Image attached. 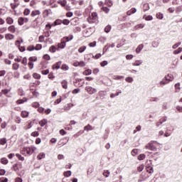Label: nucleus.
<instances>
[{
  "mask_svg": "<svg viewBox=\"0 0 182 182\" xmlns=\"http://www.w3.org/2000/svg\"><path fill=\"white\" fill-rule=\"evenodd\" d=\"M36 147L35 146H30V147H23L20 150L21 154L23 156H31L33 154V152L36 151Z\"/></svg>",
  "mask_w": 182,
  "mask_h": 182,
  "instance_id": "nucleus-1",
  "label": "nucleus"
},
{
  "mask_svg": "<svg viewBox=\"0 0 182 182\" xmlns=\"http://www.w3.org/2000/svg\"><path fill=\"white\" fill-rule=\"evenodd\" d=\"M160 144L156 141H151L145 146V149L147 150H151V151H157V148Z\"/></svg>",
  "mask_w": 182,
  "mask_h": 182,
  "instance_id": "nucleus-2",
  "label": "nucleus"
},
{
  "mask_svg": "<svg viewBox=\"0 0 182 182\" xmlns=\"http://www.w3.org/2000/svg\"><path fill=\"white\" fill-rule=\"evenodd\" d=\"M87 22L89 23H97L99 22L98 18H97V13L93 12L91 14V15L89 16L87 18Z\"/></svg>",
  "mask_w": 182,
  "mask_h": 182,
  "instance_id": "nucleus-3",
  "label": "nucleus"
},
{
  "mask_svg": "<svg viewBox=\"0 0 182 182\" xmlns=\"http://www.w3.org/2000/svg\"><path fill=\"white\" fill-rule=\"evenodd\" d=\"M173 75L168 74V75L165 76L164 78L160 82V85H167V83L171 82L173 80Z\"/></svg>",
  "mask_w": 182,
  "mask_h": 182,
  "instance_id": "nucleus-4",
  "label": "nucleus"
},
{
  "mask_svg": "<svg viewBox=\"0 0 182 182\" xmlns=\"http://www.w3.org/2000/svg\"><path fill=\"white\" fill-rule=\"evenodd\" d=\"M85 91L87 93H88V95H95V93L97 92V90L96 88H93L90 86L85 87Z\"/></svg>",
  "mask_w": 182,
  "mask_h": 182,
  "instance_id": "nucleus-5",
  "label": "nucleus"
},
{
  "mask_svg": "<svg viewBox=\"0 0 182 182\" xmlns=\"http://www.w3.org/2000/svg\"><path fill=\"white\" fill-rule=\"evenodd\" d=\"M60 66H62V61H58L53 65L52 69H53V70H55V69L58 70V69H60Z\"/></svg>",
  "mask_w": 182,
  "mask_h": 182,
  "instance_id": "nucleus-6",
  "label": "nucleus"
},
{
  "mask_svg": "<svg viewBox=\"0 0 182 182\" xmlns=\"http://www.w3.org/2000/svg\"><path fill=\"white\" fill-rule=\"evenodd\" d=\"M21 117L23 119H27V117H29V112L26 111V110H23L21 112Z\"/></svg>",
  "mask_w": 182,
  "mask_h": 182,
  "instance_id": "nucleus-7",
  "label": "nucleus"
},
{
  "mask_svg": "<svg viewBox=\"0 0 182 182\" xmlns=\"http://www.w3.org/2000/svg\"><path fill=\"white\" fill-rule=\"evenodd\" d=\"M16 46H18V49H19L20 52H25V50H26L25 46H21V41H16Z\"/></svg>",
  "mask_w": 182,
  "mask_h": 182,
  "instance_id": "nucleus-8",
  "label": "nucleus"
},
{
  "mask_svg": "<svg viewBox=\"0 0 182 182\" xmlns=\"http://www.w3.org/2000/svg\"><path fill=\"white\" fill-rule=\"evenodd\" d=\"M66 47V43H65V41H63V40H61L60 43H59L58 44V48L60 49H65V48Z\"/></svg>",
  "mask_w": 182,
  "mask_h": 182,
  "instance_id": "nucleus-9",
  "label": "nucleus"
},
{
  "mask_svg": "<svg viewBox=\"0 0 182 182\" xmlns=\"http://www.w3.org/2000/svg\"><path fill=\"white\" fill-rule=\"evenodd\" d=\"M72 39H73V36L70 35L69 36L63 37L61 41H63V42H65V43H66V42H69L70 41H72Z\"/></svg>",
  "mask_w": 182,
  "mask_h": 182,
  "instance_id": "nucleus-10",
  "label": "nucleus"
},
{
  "mask_svg": "<svg viewBox=\"0 0 182 182\" xmlns=\"http://www.w3.org/2000/svg\"><path fill=\"white\" fill-rule=\"evenodd\" d=\"M15 38V36L14 34L11 33H6L5 35V39L6 41H12Z\"/></svg>",
  "mask_w": 182,
  "mask_h": 182,
  "instance_id": "nucleus-11",
  "label": "nucleus"
},
{
  "mask_svg": "<svg viewBox=\"0 0 182 182\" xmlns=\"http://www.w3.org/2000/svg\"><path fill=\"white\" fill-rule=\"evenodd\" d=\"M9 32H11V33H15L16 32V27L15 26L11 25L8 27Z\"/></svg>",
  "mask_w": 182,
  "mask_h": 182,
  "instance_id": "nucleus-12",
  "label": "nucleus"
},
{
  "mask_svg": "<svg viewBox=\"0 0 182 182\" xmlns=\"http://www.w3.org/2000/svg\"><path fill=\"white\" fill-rule=\"evenodd\" d=\"M26 102H28V98L23 97V99L18 100L16 103V105H22L23 103H26Z\"/></svg>",
  "mask_w": 182,
  "mask_h": 182,
  "instance_id": "nucleus-13",
  "label": "nucleus"
},
{
  "mask_svg": "<svg viewBox=\"0 0 182 182\" xmlns=\"http://www.w3.org/2000/svg\"><path fill=\"white\" fill-rule=\"evenodd\" d=\"M136 12H137V9H136V8H132L130 10L127 11V15L130 16V15H132V14H136Z\"/></svg>",
  "mask_w": 182,
  "mask_h": 182,
  "instance_id": "nucleus-14",
  "label": "nucleus"
},
{
  "mask_svg": "<svg viewBox=\"0 0 182 182\" xmlns=\"http://www.w3.org/2000/svg\"><path fill=\"white\" fill-rule=\"evenodd\" d=\"M57 4L60 5L63 8L66 6V4H68V1L66 0H59L57 1Z\"/></svg>",
  "mask_w": 182,
  "mask_h": 182,
  "instance_id": "nucleus-15",
  "label": "nucleus"
},
{
  "mask_svg": "<svg viewBox=\"0 0 182 182\" xmlns=\"http://www.w3.org/2000/svg\"><path fill=\"white\" fill-rule=\"evenodd\" d=\"M40 68L41 69H46L48 68V62L46 61H41L40 63Z\"/></svg>",
  "mask_w": 182,
  "mask_h": 182,
  "instance_id": "nucleus-16",
  "label": "nucleus"
},
{
  "mask_svg": "<svg viewBox=\"0 0 182 182\" xmlns=\"http://www.w3.org/2000/svg\"><path fill=\"white\" fill-rule=\"evenodd\" d=\"M56 50L59 51V48H58V47L55 46H51L49 48V52H50L51 53H55Z\"/></svg>",
  "mask_w": 182,
  "mask_h": 182,
  "instance_id": "nucleus-17",
  "label": "nucleus"
},
{
  "mask_svg": "<svg viewBox=\"0 0 182 182\" xmlns=\"http://www.w3.org/2000/svg\"><path fill=\"white\" fill-rule=\"evenodd\" d=\"M38 124H40V126L41 127H43L46 124H48V119H41L39 122Z\"/></svg>",
  "mask_w": 182,
  "mask_h": 182,
  "instance_id": "nucleus-18",
  "label": "nucleus"
},
{
  "mask_svg": "<svg viewBox=\"0 0 182 182\" xmlns=\"http://www.w3.org/2000/svg\"><path fill=\"white\" fill-rule=\"evenodd\" d=\"M6 22L7 25H12V23H14V18L11 17H7L6 18Z\"/></svg>",
  "mask_w": 182,
  "mask_h": 182,
  "instance_id": "nucleus-19",
  "label": "nucleus"
},
{
  "mask_svg": "<svg viewBox=\"0 0 182 182\" xmlns=\"http://www.w3.org/2000/svg\"><path fill=\"white\" fill-rule=\"evenodd\" d=\"M146 170L147 173H149V174H153V173H154V171L153 170V166H146Z\"/></svg>",
  "mask_w": 182,
  "mask_h": 182,
  "instance_id": "nucleus-20",
  "label": "nucleus"
},
{
  "mask_svg": "<svg viewBox=\"0 0 182 182\" xmlns=\"http://www.w3.org/2000/svg\"><path fill=\"white\" fill-rule=\"evenodd\" d=\"M40 14H41V11L39 10H35L31 12V16L33 18L34 16H36V15H40Z\"/></svg>",
  "mask_w": 182,
  "mask_h": 182,
  "instance_id": "nucleus-21",
  "label": "nucleus"
},
{
  "mask_svg": "<svg viewBox=\"0 0 182 182\" xmlns=\"http://www.w3.org/2000/svg\"><path fill=\"white\" fill-rule=\"evenodd\" d=\"M61 86L63 89H68V81H66V80H63L61 82Z\"/></svg>",
  "mask_w": 182,
  "mask_h": 182,
  "instance_id": "nucleus-22",
  "label": "nucleus"
},
{
  "mask_svg": "<svg viewBox=\"0 0 182 182\" xmlns=\"http://www.w3.org/2000/svg\"><path fill=\"white\" fill-rule=\"evenodd\" d=\"M95 128H93V127H92V125H90L89 124L84 127V130H85L86 132L93 130Z\"/></svg>",
  "mask_w": 182,
  "mask_h": 182,
  "instance_id": "nucleus-23",
  "label": "nucleus"
},
{
  "mask_svg": "<svg viewBox=\"0 0 182 182\" xmlns=\"http://www.w3.org/2000/svg\"><path fill=\"white\" fill-rule=\"evenodd\" d=\"M50 14V9H49V10H48V9L44 10V11L43 12V18H46V16H49Z\"/></svg>",
  "mask_w": 182,
  "mask_h": 182,
  "instance_id": "nucleus-24",
  "label": "nucleus"
},
{
  "mask_svg": "<svg viewBox=\"0 0 182 182\" xmlns=\"http://www.w3.org/2000/svg\"><path fill=\"white\" fill-rule=\"evenodd\" d=\"M31 106L34 108V109H39L41 104H39V102H34L31 104Z\"/></svg>",
  "mask_w": 182,
  "mask_h": 182,
  "instance_id": "nucleus-25",
  "label": "nucleus"
},
{
  "mask_svg": "<svg viewBox=\"0 0 182 182\" xmlns=\"http://www.w3.org/2000/svg\"><path fill=\"white\" fill-rule=\"evenodd\" d=\"M143 48H144V46H143V44L138 46V47L136 49V53H140V52H141V50L143 49Z\"/></svg>",
  "mask_w": 182,
  "mask_h": 182,
  "instance_id": "nucleus-26",
  "label": "nucleus"
},
{
  "mask_svg": "<svg viewBox=\"0 0 182 182\" xmlns=\"http://www.w3.org/2000/svg\"><path fill=\"white\" fill-rule=\"evenodd\" d=\"M105 4L107 6H109V8L113 6V1H112V0H106Z\"/></svg>",
  "mask_w": 182,
  "mask_h": 182,
  "instance_id": "nucleus-27",
  "label": "nucleus"
},
{
  "mask_svg": "<svg viewBox=\"0 0 182 182\" xmlns=\"http://www.w3.org/2000/svg\"><path fill=\"white\" fill-rule=\"evenodd\" d=\"M20 65L18 63H13L12 69L13 70H18L19 69Z\"/></svg>",
  "mask_w": 182,
  "mask_h": 182,
  "instance_id": "nucleus-28",
  "label": "nucleus"
},
{
  "mask_svg": "<svg viewBox=\"0 0 182 182\" xmlns=\"http://www.w3.org/2000/svg\"><path fill=\"white\" fill-rule=\"evenodd\" d=\"M28 61L33 63V62H38V57L32 56L28 58Z\"/></svg>",
  "mask_w": 182,
  "mask_h": 182,
  "instance_id": "nucleus-29",
  "label": "nucleus"
},
{
  "mask_svg": "<svg viewBox=\"0 0 182 182\" xmlns=\"http://www.w3.org/2000/svg\"><path fill=\"white\" fill-rule=\"evenodd\" d=\"M86 50V46H82L78 48L79 53H83Z\"/></svg>",
  "mask_w": 182,
  "mask_h": 182,
  "instance_id": "nucleus-30",
  "label": "nucleus"
},
{
  "mask_svg": "<svg viewBox=\"0 0 182 182\" xmlns=\"http://www.w3.org/2000/svg\"><path fill=\"white\" fill-rule=\"evenodd\" d=\"M82 73L85 76H89V75H92V70L90 69L85 70Z\"/></svg>",
  "mask_w": 182,
  "mask_h": 182,
  "instance_id": "nucleus-31",
  "label": "nucleus"
},
{
  "mask_svg": "<svg viewBox=\"0 0 182 182\" xmlns=\"http://www.w3.org/2000/svg\"><path fill=\"white\" fill-rule=\"evenodd\" d=\"M18 23L20 26H22V25H23L24 21H23V17H19L18 18Z\"/></svg>",
  "mask_w": 182,
  "mask_h": 182,
  "instance_id": "nucleus-32",
  "label": "nucleus"
},
{
  "mask_svg": "<svg viewBox=\"0 0 182 182\" xmlns=\"http://www.w3.org/2000/svg\"><path fill=\"white\" fill-rule=\"evenodd\" d=\"M143 19H145V21H153V16L144 15Z\"/></svg>",
  "mask_w": 182,
  "mask_h": 182,
  "instance_id": "nucleus-33",
  "label": "nucleus"
},
{
  "mask_svg": "<svg viewBox=\"0 0 182 182\" xmlns=\"http://www.w3.org/2000/svg\"><path fill=\"white\" fill-rule=\"evenodd\" d=\"M64 177H70L72 176V171H67L63 173Z\"/></svg>",
  "mask_w": 182,
  "mask_h": 182,
  "instance_id": "nucleus-34",
  "label": "nucleus"
},
{
  "mask_svg": "<svg viewBox=\"0 0 182 182\" xmlns=\"http://www.w3.org/2000/svg\"><path fill=\"white\" fill-rule=\"evenodd\" d=\"M21 64L23 65L24 66H26V65H28V58H26V57H24L22 58Z\"/></svg>",
  "mask_w": 182,
  "mask_h": 182,
  "instance_id": "nucleus-35",
  "label": "nucleus"
},
{
  "mask_svg": "<svg viewBox=\"0 0 182 182\" xmlns=\"http://www.w3.org/2000/svg\"><path fill=\"white\" fill-rule=\"evenodd\" d=\"M6 141H7L6 138L0 139V144L1 146H5V144H6Z\"/></svg>",
  "mask_w": 182,
  "mask_h": 182,
  "instance_id": "nucleus-36",
  "label": "nucleus"
},
{
  "mask_svg": "<svg viewBox=\"0 0 182 182\" xmlns=\"http://www.w3.org/2000/svg\"><path fill=\"white\" fill-rule=\"evenodd\" d=\"M37 112L38 113H40L41 114H43V113L45 112V108L42 107H39L38 109H37Z\"/></svg>",
  "mask_w": 182,
  "mask_h": 182,
  "instance_id": "nucleus-37",
  "label": "nucleus"
},
{
  "mask_svg": "<svg viewBox=\"0 0 182 182\" xmlns=\"http://www.w3.org/2000/svg\"><path fill=\"white\" fill-rule=\"evenodd\" d=\"M110 31H112V26H110V25L107 26L105 28V32L106 33H109V32H110Z\"/></svg>",
  "mask_w": 182,
  "mask_h": 182,
  "instance_id": "nucleus-38",
  "label": "nucleus"
},
{
  "mask_svg": "<svg viewBox=\"0 0 182 182\" xmlns=\"http://www.w3.org/2000/svg\"><path fill=\"white\" fill-rule=\"evenodd\" d=\"M149 9H150V6H149V4H144L143 6L144 12H146V11H149Z\"/></svg>",
  "mask_w": 182,
  "mask_h": 182,
  "instance_id": "nucleus-39",
  "label": "nucleus"
},
{
  "mask_svg": "<svg viewBox=\"0 0 182 182\" xmlns=\"http://www.w3.org/2000/svg\"><path fill=\"white\" fill-rule=\"evenodd\" d=\"M33 79L39 80V79H41V74L34 73H33Z\"/></svg>",
  "mask_w": 182,
  "mask_h": 182,
  "instance_id": "nucleus-40",
  "label": "nucleus"
},
{
  "mask_svg": "<svg viewBox=\"0 0 182 182\" xmlns=\"http://www.w3.org/2000/svg\"><path fill=\"white\" fill-rule=\"evenodd\" d=\"M0 162L1 163V164H8L9 161L6 158H1Z\"/></svg>",
  "mask_w": 182,
  "mask_h": 182,
  "instance_id": "nucleus-41",
  "label": "nucleus"
},
{
  "mask_svg": "<svg viewBox=\"0 0 182 182\" xmlns=\"http://www.w3.org/2000/svg\"><path fill=\"white\" fill-rule=\"evenodd\" d=\"M18 96H25V92L23 91V90L19 88L18 90Z\"/></svg>",
  "mask_w": 182,
  "mask_h": 182,
  "instance_id": "nucleus-42",
  "label": "nucleus"
},
{
  "mask_svg": "<svg viewBox=\"0 0 182 182\" xmlns=\"http://www.w3.org/2000/svg\"><path fill=\"white\" fill-rule=\"evenodd\" d=\"M16 157H17V159L20 160V161H23L25 160V158L19 154H16Z\"/></svg>",
  "mask_w": 182,
  "mask_h": 182,
  "instance_id": "nucleus-43",
  "label": "nucleus"
},
{
  "mask_svg": "<svg viewBox=\"0 0 182 182\" xmlns=\"http://www.w3.org/2000/svg\"><path fill=\"white\" fill-rule=\"evenodd\" d=\"M143 62L141 60H136L134 63H133V66H140Z\"/></svg>",
  "mask_w": 182,
  "mask_h": 182,
  "instance_id": "nucleus-44",
  "label": "nucleus"
},
{
  "mask_svg": "<svg viewBox=\"0 0 182 182\" xmlns=\"http://www.w3.org/2000/svg\"><path fill=\"white\" fill-rule=\"evenodd\" d=\"M102 11H103V12H105V14H109V12H110V9L106 7V6H103L102 7Z\"/></svg>",
  "mask_w": 182,
  "mask_h": 182,
  "instance_id": "nucleus-45",
  "label": "nucleus"
},
{
  "mask_svg": "<svg viewBox=\"0 0 182 182\" xmlns=\"http://www.w3.org/2000/svg\"><path fill=\"white\" fill-rule=\"evenodd\" d=\"M37 159H38V160H42V159H45V154L44 153H40L37 156Z\"/></svg>",
  "mask_w": 182,
  "mask_h": 182,
  "instance_id": "nucleus-46",
  "label": "nucleus"
},
{
  "mask_svg": "<svg viewBox=\"0 0 182 182\" xmlns=\"http://www.w3.org/2000/svg\"><path fill=\"white\" fill-rule=\"evenodd\" d=\"M31 136L32 137H38L39 136V132L38 131H34L31 134Z\"/></svg>",
  "mask_w": 182,
  "mask_h": 182,
  "instance_id": "nucleus-47",
  "label": "nucleus"
},
{
  "mask_svg": "<svg viewBox=\"0 0 182 182\" xmlns=\"http://www.w3.org/2000/svg\"><path fill=\"white\" fill-rule=\"evenodd\" d=\"M31 14V10L29 9H25L23 11L24 16H28Z\"/></svg>",
  "mask_w": 182,
  "mask_h": 182,
  "instance_id": "nucleus-48",
  "label": "nucleus"
},
{
  "mask_svg": "<svg viewBox=\"0 0 182 182\" xmlns=\"http://www.w3.org/2000/svg\"><path fill=\"white\" fill-rule=\"evenodd\" d=\"M182 52V48L179 47L177 50L173 51L174 55H178V53H181Z\"/></svg>",
  "mask_w": 182,
  "mask_h": 182,
  "instance_id": "nucleus-49",
  "label": "nucleus"
},
{
  "mask_svg": "<svg viewBox=\"0 0 182 182\" xmlns=\"http://www.w3.org/2000/svg\"><path fill=\"white\" fill-rule=\"evenodd\" d=\"M146 159V155L144 154H141L138 156V160L141 161Z\"/></svg>",
  "mask_w": 182,
  "mask_h": 182,
  "instance_id": "nucleus-50",
  "label": "nucleus"
},
{
  "mask_svg": "<svg viewBox=\"0 0 182 182\" xmlns=\"http://www.w3.org/2000/svg\"><path fill=\"white\" fill-rule=\"evenodd\" d=\"M28 69L30 70H32V69H33L34 64H33V63L28 61Z\"/></svg>",
  "mask_w": 182,
  "mask_h": 182,
  "instance_id": "nucleus-51",
  "label": "nucleus"
},
{
  "mask_svg": "<svg viewBox=\"0 0 182 182\" xmlns=\"http://www.w3.org/2000/svg\"><path fill=\"white\" fill-rule=\"evenodd\" d=\"M27 50H28V52H32V50H35V47L33 45H30L27 47Z\"/></svg>",
  "mask_w": 182,
  "mask_h": 182,
  "instance_id": "nucleus-52",
  "label": "nucleus"
},
{
  "mask_svg": "<svg viewBox=\"0 0 182 182\" xmlns=\"http://www.w3.org/2000/svg\"><path fill=\"white\" fill-rule=\"evenodd\" d=\"M62 70H69V66L66 64H63L61 66Z\"/></svg>",
  "mask_w": 182,
  "mask_h": 182,
  "instance_id": "nucleus-53",
  "label": "nucleus"
},
{
  "mask_svg": "<svg viewBox=\"0 0 182 182\" xmlns=\"http://www.w3.org/2000/svg\"><path fill=\"white\" fill-rule=\"evenodd\" d=\"M46 31H50V29H52V26L50 25V23H48L46 25V28H45Z\"/></svg>",
  "mask_w": 182,
  "mask_h": 182,
  "instance_id": "nucleus-54",
  "label": "nucleus"
},
{
  "mask_svg": "<svg viewBox=\"0 0 182 182\" xmlns=\"http://www.w3.org/2000/svg\"><path fill=\"white\" fill-rule=\"evenodd\" d=\"M43 59H44V60H50V55H49L48 54H45L43 56Z\"/></svg>",
  "mask_w": 182,
  "mask_h": 182,
  "instance_id": "nucleus-55",
  "label": "nucleus"
},
{
  "mask_svg": "<svg viewBox=\"0 0 182 182\" xmlns=\"http://www.w3.org/2000/svg\"><path fill=\"white\" fill-rule=\"evenodd\" d=\"M34 49L35 50H41V49H42V44H36Z\"/></svg>",
  "mask_w": 182,
  "mask_h": 182,
  "instance_id": "nucleus-56",
  "label": "nucleus"
},
{
  "mask_svg": "<svg viewBox=\"0 0 182 182\" xmlns=\"http://www.w3.org/2000/svg\"><path fill=\"white\" fill-rule=\"evenodd\" d=\"M156 18H157V19H163V18H164V16L162 13H157Z\"/></svg>",
  "mask_w": 182,
  "mask_h": 182,
  "instance_id": "nucleus-57",
  "label": "nucleus"
},
{
  "mask_svg": "<svg viewBox=\"0 0 182 182\" xmlns=\"http://www.w3.org/2000/svg\"><path fill=\"white\" fill-rule=\"evenodd\" d=\"M21 122H22V119H21L20 117H17L15 119V123H17V124H21Z\"/></svg>",
  "mask_w": 182,
  "mask_h": 182,
  "instance_id": "nucleus-58",
  "label": "nucleus"
},
{
  "mask_svg": "<svg viewBox=\"0 0 182 182\" xmlns=\"http://www.w3.org/2000/svg\"><path fill=\"white\" fill-rule=\"evenodd\" d=\"M19 5V3H16V4H11V9H16V8H18V6Z\"/></svg>",
  "mask_w": 182,
  "mask_h": 182,
  "instance_id": "nucleus-59",
  "label": "nucleus"
},
{
  "mask_svg": "<svg viewBox=\"0 0 182 182\" xmlns=\"http://www.w3.org/2000/svg\"><path fill=\"white\" fill-rule=\"evenodd\" d=\"M125 81L127 82V83H132V82H133V77H127L125 78Z\"/></svg>",
  "mask_w": 182,
  "mask_h": 182,
  "instance_id": "nucleus-60",
  "label": "nucleus"
},
{
  "mask_svg": "<svg viewBox=\"0 0 182 182\" xmlns=\"http://www.w3.org/2000/svg\"><path fill=\"white\" fill-rule=\"evenodd\" d=\"M142 170H144V164H141L139 166L137 167V171L141 172Z\"/></svg>",
  "mask_w": 182,
  "mask_h": 182,
  "instance_id": "nucleus-61",
  "label": "nucleus"
},
{
  "mask_svg": "<svg viewBox=\"0 0 182 182\" xmlns=\"http://www.w3.org/2000/svg\"><path fill=\"white\" fill-rule=\"evenodd\" d=\"M38 42H41V43L45 42V36H40L38 37Z\"/></svg>",
  "mask_w": 182,
  "mask_h": 182,
  "instance_id": "nucleus-62",
  "label": "nucleus"
},
{
  "mask_svg": "<svg viewBox=\"0 0 182 182\" xmlns=\"http://www.w3.org/2000/svg\"><path fill=\"white\" fill-rule=\"evenodd\" d=\"M62 23L63 25H69V23H70V21H69L68 19H63L62 21Z\"/></svg>",
  "mask_w": 182,
  "mask_h": 182,
  "instance_id": "nucleus-63",
  "label": "nucleus"
},
{
  "mask_svg": "<svg viewBox=\"0 0 182 182\" xmlns=\"http://www.w3.org/2000/svg\"><path fill=\"white\" fill-rule=\"evenodd\" d=\"M48 79H50V80H53L55 75H53V73L51 72L48 74Z\"/></svg>",
  "mask_w": 182,
  "mask_h": 182,
  "instance_id": "nucleus-64",
  "label": "nucleus"
}]
</instances>
